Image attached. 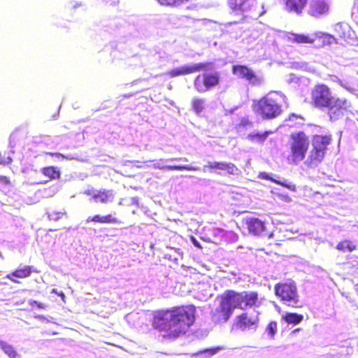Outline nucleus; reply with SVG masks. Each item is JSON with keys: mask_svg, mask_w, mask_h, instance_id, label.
<instances>
[{"mask_svg": "<svg viewBox=\"0 0 358 358\" xmlns=\"http://www.w3.org/2000/svg\"><path fill=\"white\" fill-rule=\"evenodd\" d=\"M196 309L193 305L176 307L154 317L153 327L169 336L184 334L195 320Z\"/></svg>", "mask_w": 358, "mask_h": 358, "instance_id": "1", "label": "nucleus"}, {"mask_svg": "<svg viewBox=\"0 0 358 358\" xmlns=\"http://www.w3.org/2000/svg\"><path fill=\"white\" fill-rule=\"evenodd\" d=\"M257 302L258 294L255 292L228 290L222 296L220 306L211 310V320L214 324L225 323L235 308L246 310L248 307L257 306Z\"/></svg>", "mask_w": 358, "mask_h": 358, "instance_id": "2", "label": "nucleus"}, {"mask_svg": "<svg viewBox=\"0 0 358 358\" xmlns=\"http://www.w3.org/2000/svg\"><path fill=\"white\" fill-rule=\"evenodd\" d=\"M286 96L280 92H271L254 106L255 111L264 119H273L282 113V103Z\"/></svg>", "mask_w": 358, "mask_h": 358, "instance_id": "3", "label": "nucleus"}, {"mask_svg": "<svg viewBox=\"0 0 358 358\" xmlns=\"http://www.w3.org/2000/svg\"><path fill=\"white\" fill-rule=\"evenodd\" d=\"M285 37L288 41L298 44H312L317 39L322 43L319 46L330 45L334 43H338L337 39L334 36L322 31H316L309 35L289 32L286 34Z\"/></svg>", "mask_w": 358, "mask_h": 358, "instance_id": "4", "label": "nucleus"}, {"mask_svg": "<svg viewBox=\"0 0 358 358\" xmlns=\"http://www.w3.org/2000/svg\"><path fill=\"white\" fill-rule=\"evenodd\" d=\"M228 6L231 12L241 15L243 19H257L262 13L257 10L256 0H228Z\"/></svg>", "mask_w": 358, "mask_h": 358, "instance_id": "5", "label": "nucleus"}, {"mask_svg": "<svg viewBox=\"0 0 358 358\" xmlns=\"http://www.w3.org/2000/svg\"><path fill=\"white\" fill-rule=\"evenodd\" d=\"M309 139L303 131H299L291 134V160L297 164L302 161L306 156L309 147Z\"/></svg>", "mask_w": 358, "mask_h": 358, "instance_id": "6", "label": "nucleus"}, {"mask_svg": "<svg viewBox=\"0 0 358 358\" xmlns=\"http://www.w3.org/2000/svg\"><path fill=\"white\" fill-rule=\"evenodd\" d=\"M275 294L281 299L285 304L296 307L299 303V296L295 283L277 284L275 286Z\"/></svg>", "mask_w": 358, "mask_h": 358, "instance_id": "7", "label": "nucleus"}, {"mask_svg": "<svg viewBox=\"0 0 358 358\" xmlns=\"http://www.w3.org/2000/svg\"><path fill=\"white\" fill-rule=\"evenodd\" d=\"M260 306V302L258 300L257 306H252L248 307V308H252L248 310L245 313L237 317V325L238 328L242 331L252 330V331H256L258 323H259V312L257 310Z\"/></svg>", "mask_w": 358, "mask_h": 358, "instance_id": "8", "label": "nucleus"}, {"mask_svg": "<svg viewBox=\"0 0 358 358\" xmlns=\"http://www.w3.org/2000/svg\"><path fill=\"white\" fill-rule=\"evenodd\" d=\"M331 138L328 136H315L312 142L313 149L310 153V166H317L324 159Z\"/></svg>", "mask_w": 358, "mask_h": 358, "instance_id": "9", "label": "nucleus"}, {"mask_svg": "<svg viewBox=\"0 0 358 358\" xmlns=\"http://www.w3.org/2000/svg\"><path fill=\"white\" fill-rule=\"evenodd\" d=\"M220 81V76L218 72H205L196 77L194 86L198 92L204 93L217 86Z\"/></svg>", "mask_w": 358, "mask_h": 358, "instance_id": "10", "label": "nucleus"}, {"mask_svg": "<svg viewBox=\"0 0 358 358\" xmlns=\"http://www.w3.org/2000/svg\"><path fill=\"white\" fill-rule=\"evenodd\" d=\"M213 69V64L211 62H201L196 64H189L173 69L167 73L171 78L187 75L201 71H210Z\"/></svg>", "mask_w": 358, "mask_h": 358, "instance_id": "11", "label": "nucleus"}, {"mask_svg": "<svg viewBox=\"0 0 358 358\" xmlns=\"http://www.w3.org/2000/svg\"><path fill=\"white\" fill-rule=\"evenodd\" d=\"M351 106L347 99L334 98L325 108L328 109V115L331 121H336L342 117Z\"/></svg>", "mask_w": 358, "mask_h": 358, "instance_id": "12", "label": "nucleus"}, {"mask_svg": "<svg viewBox=\"0 0 358 358\" xmlns=\"http://www.w3.org/2000/svg\"><path fill=\"white\" fill-rule=\"evenodd\" d=\"M314 105L317 108H325L334 99L329 88L324 85H316L312 92Z\"/></svg>", "mask_w": 358, "mask_h": 358, "instance_id": "13", "label": "nucleus"}, {"mask_svg": "<svg viewBox=\"0 0 358 358\" xmlns=\"http://www.w3.org/2000/svg\"><path fill=\"white\" fill-rule=\"evenodd\" d=\"M334 31L341 39L347 43L358 46V38L355 31L345 22H338L334 25Z\"/></svg>", "mask_w": 358, "mask_h": 358, "instance_id": "14", "label": "nucleus"}, {"mask_svg": "<svg viewBox=\"0 0 358 358\" xmlns=\"http://www.w3.org/2000/svg\"><path fill=\"white\" fill-rule=\"evenodd\" d=\"M232 73L240 78H244L252 85H260L263 79L257 76L255 72L245 65H234L232 66Z\"/></svg>", "mask_w": 358, "mask_h": 358, "instance_id": "15", "label": "nucleus"}, {"mask_svg": "<svg viewBox=\"0 0 358 358\" xmlns=\"http://www.w3.org/2000/svg\"><path fill=\"white\" fill-rule=\"evenodd\" d=\"M208 168L224 171H227L228 174L234 176H238L240 173V170L234 164L224 162H209L207 165H204L198 171L202 170L203 172H206Z\"/></svg>", "mask_w": 358, "mask_h": 358, "instance_id": "16", "label": "nucleus"}, {"mask_svg": "<svg viewBox=\"0 0 358 358\" xmlns=\"http://www.w3.org/2000/svg\"><path fill=\"white\" fill-rule=\"evenodd\" d=\"M86 194L91 196L94 202L101 203L112 202L115 196L113 191L111 189L92 190L87 192Z\"/></svg>", "mask_w": 358, "mask_h": 358, "instance_id": "17", "label": "nucleus"}, {"mask_svg": "<svg viewBox=\"0 0 358 358\" xmlns=\"http://www.w3.org/2000/svg\"><path fill=\"white\" fill-rule=\"evenodd\" d=\"M246 224L250 234L259 236H266L267 235L265 224L259 218H248L246 220Z\"/></svg>", "mask_w": 358, "mask_h": 358, "instance_id": "18", "label": "nucleus"}, {"mask_svg": "<svg viewBox=\"0 0 358 358\" xmlns=\"http://www.w3.org/2000/svg\"><path fill=\"white\" fill-rule=\"evenodd\" d=\"M329 11V5L325 0H311L308 13L310 15L320 17L327 15Z\"/></svg>", "mask_w": 358, "mask_h": 358, "instance_id": "19", "label": "nucleus"}, {"mask_svg": "<svg viewBox=\"0 0 358 358\" xmlns=\"http://www.w3.org/2000/svg\"><path fill=\"white\" fill-rule=\"evenodd\" d=\"M166 159H160L153 164L152 167L162 171H193L199 170L200 167L190 165H164Z\"/></svg>", "mask_w": 358, "mask_h": 358, "instance_id": "20", "label": "nucleus"}, {"mask_svg": "<svg viewBox=\"0 0 358 358\" xmlns=\"http://www.w3.org/2000/svg\"><path fill=\"white\" fill-rule=\"evenodd\" d=\"M253 127L254 123L247 117L241 118L239 123L235 126L237 133L243 138H245V136L248 134V132L250 131Z\"/></svg>", "mask_w": 358, "mask_h": 358, "instance_id": "21", "label": "nucleus"}, {"mask_svg": "<svg viewBox=\"0 0 358 358\" xmlns=\"http://www.w3.org/2000/svg\"><path fill=\"white\" fill-rule=\"evenodd\" d=\"M285 8L289 12L300 13L307 3V0H283Z\"/></svg>", "mask_w": 358, "mask_h": 358, "instance_id": "22", "label": "nucleus"}, {"mask_svg": "<svg viewBox=\"0 0 358 358\" xmlns=\"http://www.w3.org/2000/svg\"><path fill=\"white\" fill-rule=\"evenodd\" d=\"M86 221H87V222H94L107 223V224H109V223L119 224V223H120V221L117 218L112 216V215H107L105 216H101L99 215H96L93 217H89Z\"/></svg>", "mask_w": 358, "mask_h": 358, "instance_id": "23", "label": "nucleus"}, {"mask_svg": "<svg viewBox=\"0 0 358 358\" xmlns=\"http://www.w3.org/2000/svg\"><path fill=\"white\" fill-rule=\"evenodd\" d=\"M205 230L208 232V235L213 238V243L217 245L222 243L224 229L220 227H206Z\"/></svg>", "mask_w": 358, "mask_h": 358, "instance_id": "24", "label": "nucleus"}, {"mask_svg": "<svg viewBox=\"0 0 358 358\" xmlns=\"http://www.w3.org/2000/svg\"><path fill=\"white\" fill-rule=\"evenodd\" d=\"M31 273V267L29 266H26L22 268H19L11 273L10 274L7 275V278L10 280L16 282L17 281L14 280L13 278H23L28 277Z\"/></svg>", "mask_w": 358, "mask_h": 358, "instance_id": "25", "label": "nucleus"}, {"mask_svg": "<svg viewBox=\"0 0 358 358\" xmlns=\"http://www.w3.org/2000/svg\"><path fill=\"white\" fill-rule=\"evenodd\" d=\"M268 134L269 132L268 131H264L263 133L250 132L245 136V139H248L252 143H262L268 136Z\"/></svg>", "mask_w": 358, "mask_h": 358, "instance_id": "26", "label": "nucleus"}, {"mask_svg": "<svg viewBox=\"0 0 358 358\" xmlns=\"http://www.w3.org/2000/svg\"><path fill=\"white\" fill-rule=\"evenodd\" d=\"M0 348L10 358H20V357L11 345L1 340H0Z\"/></svg>", "mask_w": 358, "mask_h": 358, "instance_id": "27", "label": "nucleus"}, {"mask_svg": "<svg viewBox=\"0 0 358 358\" xmlns=\"http://www.w3.org/2000/svg\"><path fill=\"white\" fill-rule=\"evenodd\" d=\"M41 172L45 176L52 180L59 178L61 174L59 169L55 166L44 167L41 169Z\"/></svg>", "mask_w": 358, "mask_h": 358, "instance_id": "28", "label": "nucleus"}, {"mask_svg": "<svg viewBox=\"0 0 358 358\" xmlns=\"http://www.w3.org/2000/svg\"><path fill=\"white\" fill-rule=\"evenodd\" d=\"M238 240V235L233 231L223 230L222 242L234 243Z\"/></svg>", "mask_w": 358, "mask_h": 358, "instance_id": "29", "label": "nucleus"}, {"mask_svg": "<svg viewBox=\"0 0 358 358\" xmlns=\"http://www.w3.org/2000/svg\"><path fill=\"white\" fill-rule=\"evenodd\" d=\"M282 318L288 324L296 325L303 320V316L297 313H286Z\"/></svg>", "mask_w": 358, "mask_h": 358, "instance_id": "30", "label": "nucleus"}, {"mask_svg": "<svg viewBox=\"0 0 358 358\" xmlns=\"http://www.w3.org/2000/svg\"><path fill=\"white\" fill-rule=\"evenodd\" d=\"M355 248V245L348 240L343 241L336 245V249L343 252H350L353 251Z\"/></svg>", "mask_w": 358, "mask_h": 358, "instance_id": "31", "label": "nucleus"}, {"mask_svg": "<svg viewBox=\"0 0 358 358\" xmlns=\"http://www.w3.org/2000/svg\"><path fill=\"white\" fill-rule=\"evenodd\" d=\"M221 350V348L217 347V348H207L203 350H201L198 352L193 353L192 355V357H196L200 355H204L206 357H210L211 356L215 355Z\"/></svg>", "mask_w": 358, "mask_h": 358, "instance_id": "32", "label": "nucleus"}, {"mask_svg": "<svg viewBox=\"0 0 358 358\" xmlns=\"http://www.w3.org/2000/svg\"><path fill=\"white\" fill-rule=\"evenodd\" d=\"M277 332V322H271L266 328L265 334L270 339H273Z\"/></svg>", "mask_w": 358, "mask_h": 358, "instance_id": "33", "label": "nucleus"}, {"mask_svg": "<svg viewBox=\"0 0 358 358\" xmlns=\"http://www.w3.org/2000/svg\"><path fill=\"white\" fill-rule=\"evenodd\" d=\"M204 100L201 99H194L192 101V107L196 114H199L203 109Z\"/></svg>", "mask_w": 358, "mask_h": 358, "instance_id": "34", "label": "nucleus"}, {"mask_svg": "<svg viewBox=\"0 0 358 358\" xmlns=\"http://www.w3.org/2000/svg\"><path fill=\"white\" fill-rule=\"evenodd\" d=\"M275 183L277 184V185H280L292 192H296V185L294 184H292V182H288L287 180L284 179L282 180H277L275 181Z\"/></svg>", "mask_w": 358, "mask_h": 358, "instance_id": "35", "label": "nucleus"}, {"mask_svg": "<svg viewBox=\"0 0 358 358\" xmlns=\"http://www.w3.org/2000/svg\"><path fill=\"white\" fill-rule=\"evenodd\" d=\"M47 155H49L55 157L58 161L63 160L64 159H69V160L74 159V157H73L71 155H64L59 152H55V153L48 152V153H47Z\"/></svg>", "mask_w": 358, "mask_h": 358, "instance_id": "36", "label": "nucleus"}, {"mask_svg": "<svg viewBox=\"0 0 358 358\" xmlns=\"http://www.w3.org/2000/svg\"><path fill=\"white\" fill-rule=\"evenodd\" d=\"M64 214V213L62 212V211H59V212L54 211L52 213H49L48 214V217L49 220H50L57 221L63 216Z\"/></svg>", "mask_w": 358, "mask_h": 358, "instance_id": "37", "label": "nucleus"}, {"mask_svg": "<svg viewBox=\"0 0 358 358\" xmlns=\"http://www.w3.org/2000/svg\"><path fill=\"white\" fill-rule=\"evenodd\" d=\"M259 178L263 180H270L275 183V181L276 179L273 178L269 173L266 172H261L259 173Z\"/></svg>", "mask_w": 358, "mask_h": 358, "instance_id": "38", "label": "nucleus"}, {"mask_svg": "<svg viewBox=\"0 0 358 358\" xmlns=\"http://www.w3.org/2000/svg\"><path fill=\"white\" fill-rule=\"evenodd\" d=\"M138 197L137 196H134V197H131L129 198L127 201V205L128 206H138Z\"/></svg>", "mask_w": 358, "mask_h": 358, "instance_id": "39", "label": "nucleus"}, {"mask_svg": "<svg viewBox=\"0 0 358 358\" xmlns=\"http://www.w3.org/2000/svg\"><path fill=\"white\" fill-rule=\"evenodd\" d=\"M190 241L194 247L199 248V249L202 248L201 243H199V241H197V239L194 236H192L190 237Z\"/></svg>", "mask_w": 358, "mask_h": 358, "instance_id": "40", "label": "nucleus"}, {"mask_svg": "<svg viewBox=\"0 0 358 358\" xmlns=\"http://www.w3.org/2000/svg\"><path fill=\"white\" fill-rule=\"evenodd\" d=\"M169 162H188V159L186 157H173L167 159Z\"/></svg>", "mask_w": 358, "mask_h": 358, "instance_id": "41", "label": "nucleus"}, {"mask_svg": "<svg viewBox=\"0 0 358 358\" xmlns=\"http://www.w3.org/2000/svg\"><path fill=\"white\" fill-rule=\"evenodd\" d=\"M15 145V135L12 134L9 138V146L13 148Z\"/></svg>", "mask_w": 358, "mask_h": 358, "instance_id": "42", "label": "nucleus"}, {"mask_svg": "<svg viewBox=\"0 0 358 358\" xmlns=\"http://www.w3.org/2000/svg\"><path fill=\"white\" fill-rule=\"evenodd\" d=\"M202 239L207 243H213L212 238L208 235V232L206 231V234L204 236L202 237Z\"/></svg>", "mask_w": 358, "mask_h": 358, "instance_id": "43", "label": "nucleus"}, {"mask_svg": "<svg viewBox=\"0 0 358 358\" xmlns=\"http://www.w3.org/2000/svg\"><path fill=\"white\" fill-rule=\"evenodd\" d=\"M297 81H298V78H297V77L294 74H290L289 75V78L287 80V82L289 83H293V82L296 83Z\"/></svg>", "mask_w": 358, "mask_h": 358, "instance_id": "44", "label": "nucleus"}, {"mask_svg": "<svg viewBox=\"0 0 358 358\" xmlns=\"http://www.w3.org/2000/svg\"><path fill=\"white\" fill-rule=\"evenodd\" d=\"M52 293L57 294L58 296H61L62 299H64L65 297V295L62 292H58L57 289H53L52 290Z\"/></svg>", "mask_w": 358, "mask_h": 358, "instance_id": "45", "label": "nucleus"}, {"mask_svg": "<svg viewBox=\"0 0 358 358\" xmlns=\"http://www.w3.org/2000/svg\"><path fill=\"white\" fill-rule=\"evenodd\" d=\"M350 111L352 115L354 116V117L356 119V120L358 122V110H355V113H352L351 110H348Z\"/></svg>", "mask_w": 358, "mask_h": 358, "instance_id": "46", "label": "nucleus"}, {"mask_svg": "<svg viewBox=\"0 0 358 358\" xmlns=\"http://www.w3.org/2000/svg\"><path fill=\"white\" fill-rule=\"evenodd\" d=\"M336 78L338 80V81L339 82V83H340V85H341V86H343V87H344L345 88H346V89H347V87L345 86V85H344V84L343 83V81H342V80H341L338 77H336Z\"/></svg>", "mask_w": 358, "mask_h": 358, "instance_id": "47", "label": "nucleus"}, {"mask_svg": "<svg viewBox=\"0 0 358 358\" xmlns=\"http://www.w3.org/2000/svg\"><path fill=\"white\" fill-rule=\"evenodd\" d=\"M355 291H356L357 294H358V285H357L355 286Z\"/></svg>", "mask_w": 358, "mask_h": 358, "instance_id": "48", "label": "nucleus"}, {"mask_svg": "<svg viewBox=\"0 0 358 358\" xmlns=\"http://www.w3.org/2000/svg\"><path fill=\"white\" fill-rule=\"evenodd\" d=\"M292 117H298L297 115H296L295 114H292V115L290 116L289 119H291Z\"/></svg>", "mask_w": 358, "mask_h": 358, "instance_id": "49", "label": "nucleus"}, {"mask_svg": "<svg viewBox=\"0 0 358 358\" xmlns=\"http://www.w3.org/2000/svg\"><path fill=\"white\" fill-rule=\"evenodd\" d=\"M73 108H74L76 109V108H78V107L77 106V104L74 103V104L73 105Z\"/></svg>", "mask_w": 358, "mask_h": 358, "instance_id": "50", "label": "nucleus"}, {"mask_svg": "<svg viewBox=\"0 0 358 358\" xmlns=\"http://www.w3.org/2000/svg\"><path fill=\"white\" fill-rule=\"evenodd\" d=\"M73 108H74L76 109V108H78V107L77 106V104L74 103V104L73 105Z\"/></svg>", "mask_w": 358, "mask_h": 358, "instance_id": "51", "label": "nucleus"}, {"mask_svg": "<svg viewBox=\"0 0 358 358\" xmlns=\"http://www.w3.org/2000/svg\"><path fill=\"white\" fill-rule=\"evenodd\" d=\"M299 331V329H295V330H294V331H292V334H294L295 332H297V331Z\"/></svg>", "mask_w": 358, "mask_h": 358, "instance_id": "52", "label": "nucleus"}, {"mask_svg": "<svg viewBox=\"0 0 358 358\" xmlns=\"http://www.w3.org/2000/svg\"><path fill=\"white\" fill-rule=\"evenodd\" d=\"M234 109H231L229 110V113H234Z\"/></svg>", "mask_w": 358, "mask_h": 358, "instance_id": "53", "label": "nucleus"}, {"mask_svg": "<svg viewBox=\"0 0 358 358\" xmlns=\"http://www.w3.org/2000/svg\"><path fill=\"white\" fill-rule=\"evenodd\" d=\"M269 238H271L272 236V234H269Z\"/></svg>", "mask_w": 358, "mask_h": 358, "instance_id": "54", "label": "nucleus"}]
</instances>
